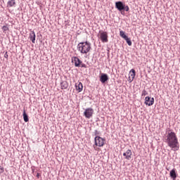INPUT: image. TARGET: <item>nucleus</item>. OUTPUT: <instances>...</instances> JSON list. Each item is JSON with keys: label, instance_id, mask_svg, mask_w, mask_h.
<instances>
[{"label": "nucleus", "instance_id": "22", "mask_svg": "<svg viewBox=\"0 0 180 180\" xmlns=\"http://www.w3.org/2000/svg\"><path fill=\"white\" fill-rule=\"evenodd\" d=\"M146 95H147V91L143 90L142 93V96H146Z\"/></svg>", "mask_w": 180, "mask_h": 180}, {"label": "nucleus", "instance_id": "5", "mask_svg": "<svg viewBox=\"0 0 180 180\" xmlns=\"http://www.w3.org/2000/svg\"><path fill=\"white\" fill-rule=\"evenodd\" d=\"M93 115H94V109L91 108H86L84 112V116H85L86 119H91Z\"/></svg>", "mask_w": 180, "mask_h": 180}, {"label": "nucleus", "instance_id": "6", "mask_svg": "<svg viewBox=\"0 0 180 180\" xmlns=\"http://www.w3.org/2000/svg\"><path fill=\"white\" fill-rule=\"evenodd\" d=\"M145 105H147L148 106H153V105H154V98L146 96L145 98Z\"/></svg>", "mask_w": 180, "mask_h": 180}, {"label": "nucleus", "instance_id": "12", "mask_svg": "<svg viewBox=\"0 0 180 180\" xmlns=\"http://www.w3.org/2000/svg\"><path fill=\"white\" fill-rule=\"evenodd\" d=\"M7 6L8 8H13L16 6V1L15 0H9L7 2Z\"/></svg>", "mask_w": 180, "mask_h": 180}, {"label": "nucleus", "instance_id": "19", "mask_svg": "<svg viewBox=\"0 0 180 180\" xmlns=\"http://www.w3.org/2000/svg\"><path fill=\"white\" fill-rule=\"evenodd\" d=\"M120 35L121 37H122V39H127V37L126 34H124V32L123 31L120 32Z\"/></svg>", "mask_w": 180, "mask_h": 180}, {"label": "nucleus", "instance_id": "9", "mask_svg": "<svg viewBox=\"0 0 180 180\" xmlns=\"http://www.w3.org/2000/svg\"><path fill=\"white\" fill-rule=\"evenodd\" d=\"M134 77H136V70H134V69H131L129 72V82H133Z\"/></svg>", "mask_w": 180, "mask_h": 180}, {"label": "nucleus", "instance_id": "8", "mask_svg": "<svg viewBox=\"0 0 180 180\" xmlns=\"http://www.w3.org/2000/svg\"><path fill=\"white\" fill-rule=\"evenodd\" d=\"M124 5L123 2L122 1H117L115 3V8L120 11V12H122L124 9Z\"/></svg>", "mask_w": 180, "mask_h": 180}, {"label": "nucleus", "instance_id": "11", "mask_svg": "<svg viewBox=\"0 0 180 180\" xmlns=\"http://www.w3.org/2000/svg\"><path fill=\"white\" fill-rule=\"evenodd\" d=\"M75 88L77 92H82V89H84V86L80 82H78L75 84Z\"/></svg>", "mask_w": 180, "mask_h": 180}, {"label": "nucleus", "instance_id": "7", "mask_svg": "<svg viewBox=\"0 0 180 180\" xmlns=\"http://www.w3.org/2000/svg\"><path fill=\"white\" fill-rule=\"evenodd\" d=\"M132 155L133 153L130 149H128L125 153H123V157H124L125 160H128V161L131 160Z\"/></svg>", "mask_w": 180, "mask_h": 180}, {"label": "nucleus", "instance_id": "10", "mask_svg": "<svg viewBox=\"0 0 180 180\" xmlns=\"http://www.w3.org/2000/svg\"><path fill=\"white\" fill-rule=\"evenodd\" d=\"M72 63H75V67H79L81 64H82V61H81L78 57H73Z\"/></svg>", "mask_w": 180, "mask_h": 180}, {"label": "nucleus", "instance_id": "1", "mask_svg": "<svg viewBox=\"0 0 180 180\" xmlns=\"http://www.w3.org/2000/svg\"><path fill=\"white\" fill-rule=\"evenodd\" d=\"M166 143L167 146L173 150L178 151L179 150V142L175 132H169L166 136Z\"/></svg>", "mask_w": 180, "mask_h": 180}, {"label": "nucleus", "instance_id": "4", "mask_svg": "<svg viewBox=\"0 0 180 180\" xmlns=\"http://www.w3.org/2000/svg\"><path fill=\"white\" fill-rule=\"evenodd\" d=\"M98 37L101 39L102 43H108L109 41L108 32L104 31H100L98 34Z\"/></svg>", "mask_w": 180, "mask_h": 180}, {"label": "nucleus", "instance_id": "15", "mask_svg": "<svg viewBox=\"0 0 180 180\" xmlns=\"http://www.w3.org/2000/svg\"><path fill=\"white\" fill-rule=\"evenodd\" d=\"M61 89H67L68 88V82L67 81H63L60 83Z\"/></svg>", "mask_w": 180, "mask_h": 180}, {"label": "nucleus", "instance_id": "25", "mask_svg": "<svg viewBox=\"0 0 180 180\" xmlns=\"http://www.w3.org/2000/svg\"><path fill=\"white\" fill-rule=\"evenodd\" d=\"M4 56L6 57V58H8V54H5Z\"/></svg>", "mask_w": 180, "mask_h": 180}, {"label": "nucleus", "instance_id": "14", "mask_svg": "<svg viewBox=\"0 0 180 180\" xmlns=\"http://www.w3.org/2000/svg\"><path fill=\"white\" fill-rule=\"evenodd\" d=\"M30 39L32 41V43H35L36 41V34L34 33V31H32L30 33Z\"/></svg>", "mask_w": 180, "mask_h": 180}, {"label": "nucleus", "instance_id": "13", "mask_svg": "<svg viewBox=\"0 0 180 180\" xmlns=\"http://www.w3.org/2000/svg\"><path fill=\"white\" fill-rule=\"evenodd\" d=\"M108 79H109V78L108 77V75L106 74H103L100 77V81L103 84H105L106 81H108Z\"/></svg>", "mask_w": 180, "mask_h": 180}, {"label": "nucleus", "instance_id": "23", "mask_svg": "<svg viewBox=\"0 0 180 180\" xmlns=\"http://www.w3.org/2000/svg\"><path fill=\"white\" fill-rule=\"evenodd\" d=\"M2 172H4V169L2 166H0V174H2Z\"/></svg>", "mask_w": 180, "mask_h": 180}, {"label": "nucleus", "instance_id": "16", "mask_svg": "<svg viewBox=\"0 0 180 180\" xmlns=\"http://www.w3.org/2000/svg\"><path fill=\"white\" fill-rule=\"evenodd\" d=\"M176 170L173 169L170 171V176L172 179H176Z\"/></svg>", "mask_w": 180, "mask_h": 180}, {"label": "nucleus", "instance_id": "24", "mask_svg": "<svg viewBox=\"0 0 180 180\" xmlns=\"http://www.w3.org/2000/svg\"><path fill=\"white\" fill-rule=\"evenodd\" d=\"M37 177L38 179L40 178V173H37Z\"/></svg>", "mask_w": 180, "mask_h": 180}, {"label": "nucleus", "instance_id": "18", "mask_svg": "<svg viewBox=\"0 0 180 180\" xmlns=\"http://www.w3.org/2000/svg\"><path fill=\"white\" fill-rule=\"evenodd\" d=\"M124 40H126L128 46H131L132 43H131V39H130V38L127 37V38H125Z\"/></svg>", "mask_w": 180, "mask_h": 180}, {"label": "nucleus", "instance_id": "20", "mask_svg": "<svg viewBox=\"0 0 180 180\" xmlns=\"http://www.w3.org/2000/svg\"><path fill=\"white\" fill-rule=\"evenodd\" d=\"M2 30L3 32H8V30H9V27H8L6 25H4L2 27Z\"/></svg>", "mask_w": 180, "mask_h": 180}, {"label": "nucleus", "instance_id": "17", "mask_svg": "<svg viewBox=\"0 0 180 180\" xmlns=\"http://www.w3.org/2000/svg\"><path fill=\"white\" fill-rule=\"evenodd\" d=\"M22 116H23L24 121L26 123H27V122H29V117L27 116V114H26V111L25 110H24Z\"/></svg>", "mask_w": 180, "mask_h": 180}, {"label": "nucleus", "instance_id": "21", "mask_svg": "<svg viewBox=\"0 0 180 180\" xmlns=\"http://www.w3.org/2000/svg\"><path fill=\"white\" fill-rule=\"evenodd\" d=\"M123 11H126V12H129V11H130V8H129V6H126L124 4Z\"/></svg>", "mask_w": 180, "mask_h": 180}, {"label": "nucleus", "instance_id": "3", "mask_svg": "<svg viewBox=\"0 0 180 180\" xmlns=\"http://www.w3.org/2000/svg\"><path fill=\"white\" fill-rule=\"evenodd\" d=\"M94 145L93 146L95 151H99V148L98 147H103L105 146V143H106V140L101 136H96L94 138Z\"/></svg>", "mask_w": 180, "mask_h": 180}, {"label": "nucleus", "instance_id": "2", "mask_svg": "<svg viewBox=\"0 0 180 180\" xmlns=\"http://www.w3.org/2000/svg\"><path fill=\"white\" fill-rule=\"evenodd\" d=\"M91 44L88 41L80 42L77 45V50L81 54H88L91 51Z\"/></svg>", "mask_w": 180, "mask_h": 180}]
</instances>
